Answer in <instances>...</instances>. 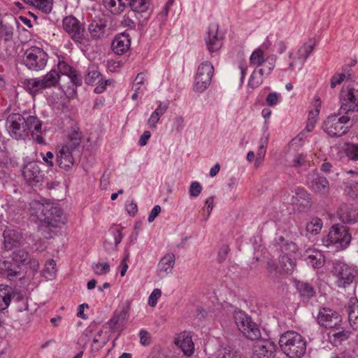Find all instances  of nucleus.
<instances>
[{
    "label": "nucleus",
    "instance_id": "nucleus-35",
    "mask_svg": "<svg viewBox=\"0 0 358 358\" xmlns=\"http://www.w3.org/2000/svg\"><path fill=\"white\" fill-rule=\"evenodd\" d=\"M169 105L167 103H160L155 110L151 114L148 120V123L150 128H156L157 123L159 121L162 116L167 110Z\"/></svg>",
    "mask_w": 358,
    "mask_h": 358
},
{
    "label": "nucleus",
    "instance_id": "nucleus-18",
    "mask_svg": "<svg viewBox=\"0 0 358 358\" xmlns=\"http://www.w3.org/2000/svg\"><path fill=\"white\" fill-rule=\"evenodd\" d=\"M26 119V128L28 136L29 134L39 144L44 143L41 136L42 122L36 116L29 115Z\"/></svg>",
    "mask_w": 358,
    "mask_h": 358
},
{
    "label": "nucleus",
    "instance_id": "nucleus-54",
    "mask_svg": "<svg viewBox=\"0 0 358 358\" xmlns=\"http://www.w3.org/2000/svg\"><path fill=\"white\" fill-rule=\"evenodd\" d=\"M107 338L106 335L103 334V331L100 330L94 336L93 338V343L96 345V348H101L107 343Z\"/></svg>",
    "mask_w": 358,
    "mask_h": 358
},
{
    "label": "nucleus",
    "instance_id": "nucleus-57",
    "mask_svg": "<svg viewBox=\"0 0 358 358\" xmlns=\"http://www.w3.org/2000/svg\"><path fill=\"white\" fill-rule=\"evenodd\" d=\"M350 75H348V77ZM347 74L345 73L335 74L331 79V87L334 88L338 85H340L345 78Z\"/></svg>",
    "mask_w": 358,
    "mask_h": 358
},
{
    "label": "nucleus",
    "instance_id": "nucleus-21",
    "mask_svg": "<svg viewBox=\"0 0 358 358\" xmlns=\"http://www.w3.org/2000/svg\"><path fill=\"white\" fill-rule=\"evenodd\" d=\"M175 344L182 351L185 356H192L194 352V344L189 332L184 331L177 336Z\"/></svg>",
    "mask_w": 358,
    "mask_h": 358
},
{
    "label": "nucleus",
    "instance_id": "nucleus-3",
    "mask_svg": "<svg viewBox=\"0 0 358 358\" xmlns=\"http://www.w3.org/2000/svg\"><path fill=\"white\" fill-rule=\"evenodd\" d=\"M279 344L282 351L289 358H301L306 354L307 343L296 331L285 332L280 338Z\"/></svg>",
    "mask_w": 358,
    "mask_h": 358
},
{
    "label": "nucleus",
    "instance_id": "nucleus-9",
    "mask_svg": "<svg viewBox=\"0 0 358 358\" xmlns=\"http://www.w3.org/2000/svg\"><path fill=\"white\" fill-rule=\"evenodd\" d=\"M47 61L48 55L42 48L32 46L25 52L24 63L29 69L34 71L43 69Z\"/></svg>",
    "mask_w": 358,
    "mask_h": 358
},
{
    "label": "nucleus",
    "instance_id": "nucleus-8",
    "mask_svg": "<svg viewBox=\"0 0 358 358\" xmlns=\"http://www.w3.org/2000/svg\"><path fill=\"white\" fill-rule=\"evenodd\" d=\"M332 274L336 278L335 283L338 287H346L355 280L357 270L343 262H336L333 264Z\"/></svg>",
    "mask_w": 358,
    "mask_h": 358
},
{
    "label": "nucleus",
    "instance_id": "nucleus-26",
    "mask_svg": "<svg viewBox=\"0 0 358 358\" xmlns=\"http://www.w3.org/2000/svg\"><path fill=\"white\" fill-rule=\"evenodd\" d=\"M175 255L173 253H167L161 259L158 264V275L164 278L172 272L175 264Z\"/></svg>",
    "mask_w": 358,
    "mask_h": 358
},
{
    "label": "nucleus",
    "instance_id": "nucleus-13",
    "mask_svg": "<svg viewBox=\"0 0 358 358\" xmlns=\"http://www.w3.org/2000/svg\"><path fill=\"white\" fill-rule=\"evenodd\" d=\"M224 36L219 31V26L216 23L210 24L208 31V36L205 38L208 50L210 53L217 52L223 45Z\"/></svg>",
    "mask_w": 358,
    "mask_h": 358
},
{
    "label": "nucleus",
    "instance_id": "nucleus-49",
    "mask_svg": "<svg viewBox=\"0 0 358 358\" xmlns=\"http://www.w3.org/2000/svg\"><path fill=\"white\" fill-rule=\"evenodd\" d=\"M92 267L94 273L99 275H106L110 270V265L108 263L98 262L93 264Z\"/></svg>",
    "mask_w": 358,
    "mask_h": 358
},
{
    "label": "nucleus",
    "instance_id": "nucleus-28",
    "mask_svg": "<svg viewBox=\"0 0 358 358\" xmlns=\"http://www.w3.org/2000/svg\"><path fill=\"white\" fill-rule=\"evenodd\" d=\"M0 273L4 274L10 280L20 275V269L8 260H0Z\"/></svg>",
    "mask_w": 358,
    "mask_h": 358
},
{
    "label": "nucleus",
    "instance_id": "nucleus-24",
    "mask_svg": "<svg viewBox=\"0 0 358 358\" xmlns=\"http://www.w3.org/2000/svg\"><path fill=\"white\" fill-rule=\"evenodd\" d=\"M304 256L308 264L314 268H322L325 263V258L321 251L315 248H308L305 251Z\"/></svg>",
    "mask_w": 358,
    "mask_h": 358
},
{
    "label": "nucleus",
    "instance_id": "nucleus-42",
    "mask_svg": "<svg viewBox=\"0 0 358 358\" xmlns=\"http://www.w3.org/2000/svg\"><path fill=\"white\" fill-rule=\"evenodd\" d=\"M101 75L97 71L96 67H95L94 66H92L88 68L87 75L85 80L86 84L93 85L96 83V81L98 83L101 82Z\"/></svg>",
    "mask_w": 358,
    "mask_h": 358
},
{
    "label": "nucleus",
    "instance_id": "nucleus-48",
    "mask_svg": "<svg viewBox=\"0 0 358 358\" xmlns=\"http://www.w3.org/2000/svg\"><path fill=\"white\" fill-rule=\"evenodd\" d=\"M145 76L143 73L137 74L133 84V89H136V92H143L146 90L145 86Z\"/></svg>",
    "mask_w": 358,
    "mask_h": 358
},
{
    "label": "nucleus",
    "instance_id": "nucleus-23",
    "mask_svg": "<svg viewBox=\"0 0 358 358\" xmlns=\"http://www.w3.org/2000/svg\"><path fill=\"white\" fill-rule=\"evenodd\" d=\"M107 20L105 18H95L88 26V31L94 40L103 38L106 33Z\"/></svg>",
    "mask_w": 358,
    "mask_h": 358
},
{
    "label": "nucleus",
    "instance_id": "nucleus-36",
    "mask_svg": "<svg viewBox=\"0 0 358 358\" xmlns=\"http://www.w3.org/2000/svg\"><path fill=\"white\" fill-rule=\"evenodd\" d=\"M41 79L45 89L50 88L57 85L60 79V75L58 71L52 69L43 76Z\"/></svg>",
    "mask_w": 358,
    "mask_h": 358
},
{
    "label": "nucleus",
    "instance_id": "nucleus-33",
    "mask_svg": "<svg viewBox=\"0 0 358 358\" xmlns=\"http://www.w3.org/2000/svg\"><path fill=\"white\" fill-rule=\"evenodd\" d=\"M27 5L34 6L44 13H49L52 9L53 0H23Z\"/></svg>",
    "mask_w": 358,
    "mask_h": 358
},
{
    "label": "nucleus",
    "instance_id": "nucleus-19",
    "mask_svg": "<svg viewBox=\"0 0 358 358\" xmlns=\"http://www.w3.org/2000/svg\"><path fill=\"white\" fill-rule=\"evenodd\" d=\"M338 216L343 223L355 224L358 222V208L350 204H342L338 210Z\"/></svg>",
    "mask_w": 358,
    "mask_h": 358
},
{
    "label": "nucleus",
    "instance_id": "nucleus-5",
    "mask_svg": "<svg viewBox=\"0 0 358 358\" xmlns=\"http://www.w3.org/2000/svg\"><path fill=\"white\" fill-rule=\"evenodd\" d=\"M315 46V43L309 40L308 42L303 44V45L298 50L296 55L290 52L287 59V61L283 64L284 71H294L295 69H301L303 66L306 60L311 54Z\"/></svg>",
    "mask_w": 358,
    "mask_h": 358
},
{
    "label": "nucleus",
    "instance_id": "nucleus-32",
    "mask_svg": "<svg viewBox=\"0 0 358 358\" xmlns=\"http://www.w3.org/2000/svg\"><path fill=\"white\" fill-rule=\"evenodd\" d=\"M103 4L112 14L117 15L124 10L126 2L125 0H103Z\"/></svg>",
    "mask_w": 358,
    "mask_h": 358
},
{
    "label": "nucleus",
    "instance_id": "nucleus-41",
    "mask_svg": "<svg viewBox=\"0 0 358 358\" xmlns=\"http://www.w3.org/2000/svg\"><path fill=\"white\" fill-rule=\"evenodd\" d=\"M348 320L351 327L354 330H358V303L349 306Z\"/></svg>",
    "mask_w": 358,
    "mask_h": 358
},
{
    "label": "nucleus",
    "instance_id": "nucleus-46",
    "mask_svg": "<svg viewBox=\"0 0 358 358\" xmlns=\"http://www.w3.org/2000/svg\"><path fill=\"white\" fill-rule=\"evenodd\" d=\"M259 76H258L256 72H253L252 75L250 76V78L249 79L248 85L252 89L257 88L259 87L263 81L262 76L264 73V69H260L259 70Z\"/></svg>",
    "mask_w": 358,
    "mask_h": 358
},
{
    "label": "nucleus",
    "instance_id": "nucleus-16",
    "mask_svg": "<svg viewBox=\"0 0 358 358\" xmlns=\"http://www.w3.org/2000/svg\"><path fill=\"white\" fill-rule=\"evenodd\" d=\"M3 248L10 250L20 247L24 243V238L21 231L15 229L6 228L3 232Z\"/></svg>",
    "mask_w": 358,
    "mask_h": 358
},
{
    "label": "nucleus",
    "instance_id": "nucleus-17",
    "mask_svg": "<svg viewBox=\"0 0 358 358\" xmlns=\"http://www.w3.org/2000/svg\"><path fill=\"white\" fill-rule=\"evenodd\" d=\"M318 323L325 328H336L341 322L340 315L331 309L323 308L317 316Z\"/></svg>",
    "mask_w": 358,
    "mask_h": 358
},
{
    "label": "nucleus",
    "instance_id": "nucleus-45",
    "mask_svg": "<svg viewBox=\"0 0 358 358\" xmlns=\"http://www.w3.org/2000/svg\"><path fill=\"white\" fill-rule=\"evenodd\" d=\"M322 225L323 222L321 219L318 217H314L307 223L306 230L311 234H317L321 231Z\"/></svg>",
    "mask_w": 358,
    "mask_h": 358
},
{
    "label": "nucleus",
    "instance_id": "nucleus-10",
    "mask_svg": "<svg viewBox=\"0 0 358 358\" xmlns=\"http://www.w3.org/2000/svg\"><path fill=\"white\" fill-rule=\"evenodd\" d=\"M6 127L10 135L17 140L28 137L26 119L19 113L11 114L7 117Z\"/></svg>",
    "mask_w": 358,
    "mask_h": 358
},
{
    "label": "nucleus",
    "instance_id": "nucleus-15",
    "mask_svg": "<svg viewBox=\"0 0 358 358\" xmlns=\"http://www.w3.org/2000/svg\"><path fill=\"white\" fill-rule=\"evenodd\" d=\"M275 355L276 345L270 341H258L253 346L252 358H275Z\"/></svg>",
    "mask_w": 358,
    "mask_h": 358
},
{
    "label": "nucleus",
    "instance_id": "nucleus-29",
    "mask_svg": "<svg viewBox=\"0 0 358 358\" xmlns=\"http://www.w3.org/2000/svg\"><path fill=\"white\" fill-rule=\"evenodd\" d=\"M24 85L26 90L33 96L42 92L45 89L41 78L27 79L24 81Z\"/></svg>",
    "mask_w": 358,
    "mask_h": 358
},
{
    "label": "nucleus",
    "instance_id": "nucleus-39",
    "mask_svg": "<svg viewBox=\"0 0 358 358\" xmlns=\"http://www.w3.org/2000/svg\"><path fill=\"white\" fill-rule=\"evenodd\" d=\"M266 271L267 276L273 280H277L280 275V271L276 262L269 259L266 262Z\"/></svg>",
    "mask_w": 358,
    "mask_h": 358
},
{
    "label": "nucleus",
    "instance_id": "nucleus-51",
    "mask_svg": "<svg viewBox=\"0 0 358 358\" xmlns=\"http://www.w3.org/2000/svg\"><path fill=\"white\" fill-rule=\"evenodd\" d=\"M345 154L349 159L352 160H358V144H347Z\"/></svg>",
    "mask_w": 358,
    "mask_h": 358
},
{
    "label": "nucleus",
    "instance_id": "nucleus-60",
    "mask_svg": "<svg viewBox=\"0 0 358 358\" xmlns=\"http://www.w3.org/2000/svg\"><path fill=\"white\" fill-rule=\"evenodd\" d=\"M134 16V13H127L124 15L123 19L121 22L122 24L124 27H127L129 28H134L135 27V22L132 19Z\"/></svg>",
    "mask_w": 358,
    "mask_h": 358
},
{
    "label": "nucleus",
    "instance_id": "nucleus-31",
    "mask_svg": "<svg viewBox=\"0 0 358 358\" xmlns=\"http://www.w3.org/2000/svg\"><path fill=\"white\" fill-rule=\"evenodd\" d=\"M29 255L28 252L24 250H16L12 253V263L13 265L17 266L20 269L22 273L21 266L28 264Z\"/></svg>",
    "mask_w": 358,
    "mask_h": 358
},
{
    "label": "nucleus",
    "instance_id": "nucleus-11",
    "mask_svg": "<svg viewBox=\"0 0 358 358\" xmlns=\"http://www.w3.org/2000/svg\"><path fill=\"white\" fill-rule=\"evenodd\" d=\"M214 73V67L210 62H202L197 69L195 76L194 90L201 92L211 83Z\"/></svg>",
    "mask_w": 358,
    "mask_h": 358
},
{
    "label": "nucleus",
    "instance_id": "nucleus-55",
    "mask_svg": "<svg viewBox=\"0 0 358 358\" xmlns=\"http://www.w3.org/2000/svg\"><path fill=\"white\" fill-rule=\"evenodd\" d=\"M268 145V138H262L259 141V146L257 152V160L263 159L265 154L266 149Z\"/></svg>",
    "mask_w": 358,
    "mask_h": 358
},
{
    "label": "nucleus",
    "instance_id": "nucleus-59",
    "mask_svg": "<svg viewBox=\"0 0 358 358\" xmlns=\"http://www.w3.org/2000/svg\"><path fill=\"white\" fill-rule=\"evenodd\" d=\"M275 57L272 56V57H268L266 59V62H264L265 64V68H263L264 69V73H266V74H269L271 71L274 69L275 67Z\"/></svg>",
    "mask_w": 358,
    "mask_h": 358
},
{
    "label": "nucleus",
    "instance_id": "nucleus-22",
    "mask_svg": "<svg viewBox=\"0 0 358 358\" xmlns=\"http://www.w3.org/2000/svg\"><path fill=\"white\" fill-rule=\"evenodd\" d=\"M22 176L27 182H39L43 179V174L38 164L35 162L28 163L22 169Z\"/></svg>",
    "mask_w": 358,
    "mask_h": 358
},
{
    "label": "nucleus",
    "instance_id": "nucleus-62",
    "mask_svg": "<svg viewBox=\"0 0 358 358\" xmlns=\"http://www.w3.org/2000/svg\"><path fill=\"white\" fill-rule=\"evenodd\" d=\"M346 192L351 197L358 200V182L352 183L348 186Z\"/></svg>",
    "mask_w": 358,
    "mask_h": 358
},
{
    "label": "nucleus",
    "instance_id": "nucleus-56",
    "mask_svg": "<svg viewBox=\"0 0 358 358\" xmlns=\"http://www.w3.org/2000/svg\"><path fill=\"white\" fill-rule=\"evenodd\" d=\"M161 295H162L161 290L157 288L155 289L149 296V299H148L149 306L151 307H155L157 305V301L160 298Z\"/></svg>",
    "mask_w": 358,
    "mask_h": 358
},
{
    "label": "nucleus",
    "instance_id": "nucleus-30",
    "mask_svg": "<svg viewBox=\"0 0 358 358\" xmlns=\"http://www.w3.org/2000/svg\"><path fill=\"white\" fill-rule=\"evenodd\" d=\"M13 296L11 287L0 285V310H4L8 307Z\"/></svg>",
    "mask_w": 358,
    "mask_h": 358
},
{
    "label": "nucleus",
    "instance_id": "nucleus-50",
    "mask_svg": "<svg viewBox=\"0 0 358 358\" xmlns=\"http://www.w3.org/2000/svg\"><path fill=\"white\" fill-rule=\"evenodd\" d=\"M314 100L315 103L313 105V108L309 110L308 118L317 120V117L320 114L321 108V101L320 97L317 96H315Z\"/></svg>",
    "mask_w": 358,
    "mask_h": 358
},
{
    "label": "nucleus",
    "instance_id": "nucleus-64",
    "mask_svg": "<svg viewBox=\"0 0 358 358\" xmlns=\"http://www.w3.org/2000/svg\"><path fill=\"white\" fill-rule=\"evenodd\" d=\"M279 95L276 92H271L267 95L266 103L270 106H275L278 103Z\"/></svg>",
    "mask_w": 358,
    "mask_h": 358
},
{
    "label": "nucleus",
    "instance_id": "nucleus-7",
    "mask_svg": "<svg viewBox=\"0 0 358 358\" xmlns=\"http://www.w3.org/2000/svg\"><path fill=\"white\" fill-rule=\"evenodd\" d=\"M234 321L238 330L248 339L256 340L260 338V330L252 318L244 312L234 313Z\"/></svg>",
    "mask_w": 358,
    "mask_h": 358
},
{
    "label": "nucleus",
    "instance_id": "nucleus-25",
    "mask_svg": "<svg viewBox=\"0 0 358 358\" xmlns=\"http://www.w3.org/2000/svg\"><path fill=\"white\" fill-rule=\"evenodd\" d=\"M292 203L299 207L300 210L305 211L311 206L310 194L303 189H297L295 196H292Z\"/></svg>",
    "mask_w": 358,
    "mask_h": 358
},
{
    "label": "nucleus",
    "instance_id": "nucleus-61",
    "mask_svg": "<svg viewBox=\"0 0 358 358\" xmlns=\"http://www.w3.org/2000/svg\"><path fill=\"white\" fill-rule=\"evenodd\" d=\"M201 189V185L198 182H193L189 187V195L193 197L198 196Z\"/></svg>",
    "mask_w": 358,
    "mask_h": 358
},
{
    "label": "nucleus",
    "instance_id": "nucleus-38",
    "mask_svg": "<svg viewBox=\"0 0 358 358\" xmlns=\"http://www.w3.org/2000/svg\"><path fill=\"white\" fill-rule=\"evenodd\" d=\"M282 269L287 273L291 274L296 268V259L292 255H283L280 259Z\"/></svg>",
    "mask_w": 358,
    "mask_h": 358
},
{
    "label": "nucleus",
    "instance_id": "nucleus-52",
    "mask_svg": "<svg viewBox=\"0 0 358 358\" xmlns=\"http://www.w3.org/2000/svg\"><path fill=\"white\" fill-rule=\"evenodd\" d=\"M13 36V29L2 24L0 21V39H4L6 41L11 40Z\"/></svg>",
    "mask_w": 358,
    "mask_h": 358
},
{
    "label": "nucleus",
    "instance_id": "nucleus-40",
    "mask_svg": "<svg viewBox=\"0 0 358 358\" xmlns=\"http://www.w3.org/2000/svg\"><path fill=\"white\" fill-rule=\"evenodd\" d=\"M56 263L54 259H48L45 264V267L42 271V275L47 280H53L57 275Z\"/></svg>",
    "mask_w": 358,
    "mask_h": 358
},
{
    "label": "nucleus",
    "instance_id": "nucleus-53",
    "mask_svg": "<svg viewBox=\"0 0 358 358\" xmlns=\"http://www.w3.org/2000/svg\"><path fill=\"white\" fill-rule=\"evenodd\" d=\"M298 289L302 296L310 297L314 294V290L312 286L308 283L302 282L299 285Z\"/></svg>",
    "mask_w": 358,
    "mask_h": 358
},
{
    "label": "nucleus",
    "instance_id": "nucleus-37",
    "mask_svg": "<svg viewBox=\"0 0 358 358\" xmlns=\"http://www.w3.org/2000/svg\"><path fill=\"white\" fill-rule=\"evenodd\" d=\"M311 188L316 192L327 193L329 189V182L326 178L318 176L312 180Z\"/></svg>",
    "mask_w": 358,
    "mask_h": 358
},
{
    "label": "nucleus",
    "instance_id": "nucleus-63",
    "mask_svg": "<svg viewBox=\"0 0 358 358\" xmlns=\"http://www.w3.org/2000/svg\"><path fill=\"white\" fill-rule=\"evenodd\" d=\"M141 343L143 345H148L151 343L150 334L145 330H141L139 334Z\"/></svg>",
    "mask_w": 358,
    "mask_h": 358
},
{
    "label": "nucleus",
    "instance_id": "nucleus-1",
    "mask_svg": "<svg viewBox=\"0 0 358 358\" xmlns=\"http://www.w3.org/2000/svg\"><path fill=\"white\" fill-rule=\"evenodd\" d=\"M81 140V132L78 129H73L68 134L65 143L57 146L56 164L60 169L69 171L73 168L80 153Z\"/></svg>",
    "mask_w": 358,
    "mask_h": 358
},
{
    "label": "nucleus",
    "instance_id": "nucleus-2",
    "mask_svg": "<svg viewBox=\"0 0 358 358\" xmlns=\"http://www.w3.org/2000/svg\"><path fill=\"white\" fill-rule=\"evenodd\" d=\"M30 215L33 220L48 227L57 228L64 223L62 210L52 203L34 201L31 205Z\"/></svg>",
    "mask_w": 358,
    "mask_h": 358
},
{
    "label": "nucleus",
    "instance_id": "nucleus-20",
    "mask_svg": "<svg viewBox=\"0 0 358 358\" xmlns=\"http://www.w3.org/2000/svg\"><path fill=\"white\" fill-rule=\"evenodd\" d=\"M57 68L59 73L67 76L73 85L76 86H80L82 85L83 79L80 73L66 62L59 59Z\"/></svg>",
    "mask_w": 358,
    "mask_h": 358
},
{
    "label": "nucleus",
    "instance_id": "nucleus-12",
    "mask_svg": "<svg viewBox=\"0 0 358 358\" xmlns=\"http://www.w3.org/2000/svg\"><path fill=\"white\" fill-rule=\"evenodd\" d=\"M63 27L75 43H85L88 41L84 34V26L75 17H66L63 20Z\"/></svg>",
    "mask_w": 358,
    "mask_h": 358
},
{
    "label": "nucleus",
    "instance_id": "nucleus-14",
    "mask_svg": "<svg viewBox=\"0 0 358 358\" xmlns=\"http://www.w3.org/2000/svg\"><path fill=\"white\" fill-rule=\"evenodd\" d=\"M341 108L348 111L358 112V90L343 87L341 92Z\"/></svg>",
    "mask_w": 358,
    "mask_h": 358
},
{
    "label": "nucleus",
    "instance_id": "nucleus-47",
    "mask_svg": "<svg viewBox=\"0 0 358 358\" xmlns=\"http://www.w3.org/2000/svg\"><path fill=\"white\" fill-rule=\"evenodd\" d=\"M350 332L345 330H339L336 328L335 330H331L329 332V336L334 338V342L341 343L347 340L350 337Z\"/></svg>",
    "mask_w": 358,
    "mask_h": 358
},
{
    "label": "nucleus",
    "instance_id": "nucleus-58",
    "mask_svg": "<svg viewBox=\"0 0 358 358\" xmlns=\"http://www.w3.org/2000/svg\"><path fill=\"white\" fill-rule=\"evenodd\" d=\"M297 250V245L293 242L286 243L282 248V251L284 255L287 254L289 255H292V253H295Z\"/></svg>",
    "mask_w": 358,
    "mask_h": 358
},
{
    "label": "nucleus",
    "instance_id": "nucleus-27",
    "mask_svg": "<svg viewBox=\"0 0 358 358\" xmlns=\"http://www.w3.org/2000/svg\"><path fill=\"white\" fill-rule=\"evenodd\" d=\"M130 44L131 41L129 36L122 34L115 36L111 47L115 53L122 55L129 50Z\"/></svg>",
    "mask_w": 358,
    "mask_h": 358
},
{
    "label": "nucleus",
    "instance_id": "nucleus-44",
    "mask_svg": "<svg viewBox=\"0 0 358 358\" xmlns=\"http://www.w3.org/2000/svg\"><path fill=\"white\" fill-rule=\"evenodd\" d=\"M250 62L252 65L259 66L265 62L264 52L261 48L256 49L250 55Z\"/></svg>",
    "mask_w": 358,
    "mask_h": 358
},
{
    "label": "nucleus",
    "instance_id": "nucleus-4",
    "mask_svg": "<svg viewBox=\"0 0 358 358\" xmlns=\"http://www.w3.org/2000/svg\"><path fill=\"white\" fill-rule=\"evenodd\" d=\"M352 236L347 227L337 224H334L329 231L327 238L324 240L327 247L334 246L337 250L345 249L350 243Z\"/></svg>",
    "mask_w": 358,
    "mask_h": 358
},
{
    "label": "nucleus",
    "instance_id": "nucleus-43",
    "mask_svg": "<svg viewBox=\"0 0 358 358\" xmlns=\"http://www.w3.org/2000/svg\"><path fill=\"white\" fill-rule=\"evenodd\" d=\"M126 1L129 2V5L134 12H145L149 6L148 0H125Z\"/></svg>",
    "mask_w": 358,
    "mask_h": 358
},
{
    "label": "nucleus",
    "instance_id": "nucleus-34",
    "mask_svg": "<svg viewBox=\"0 0 358 358\" xmlns=\"http://www.w3.org/2000/svg\"><path fill=\"white\" fill-rule=\"evenodd\" d=\"M130 310V303L127 301L121 307L114 312L113 316L110 320V322L114 324H117L119 322L124 321L127 317Z\"/></svg>",
    "mask_w": 358,
    "mask_h": 358
},
{
    "label": "nucleus",
    "instance_id": "nucleus-6",
    "mask_svg": "<svg viewBox=\"0 0 358 358\" xmlns=\"http://www.w3.org/2000/svg\"><path fill=\"white\" fill-rule=\"evenodd\" d=\"M349 121L348 115H331L324 121L323 129L331 137L341 136L348 132Z\"/></svg>",
    "mask_w": 358,
    "mask_h": 358
}]
</instances>
